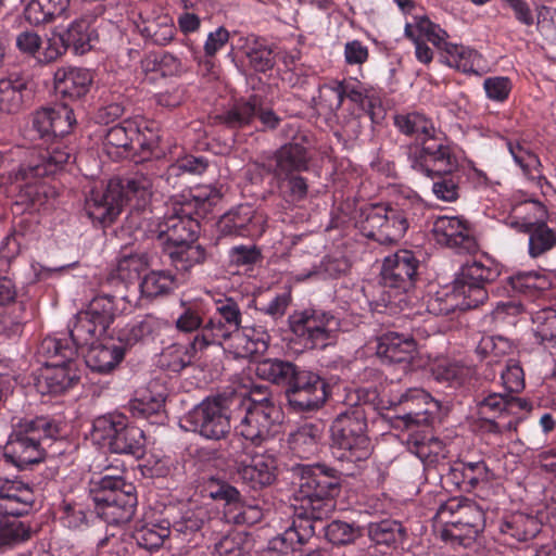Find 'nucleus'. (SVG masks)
I'll use <instances>...</instances> for the list:
<instances>
[{
    "label": "nucleus",
    "instance_id": "4468645a",
    "mask_svg": "<svg viewBox=\"0 0 556 556\" xmlns=\"http://www.w3.org/2000/svg\"><path fill=\"white\" fill-rule=\"evenodd\" d=\"M61 438L60 424L48 417L20 419L14 425L8 445L14 448L46 452L52 446L53 442L60 441Z\"/></svg>",
    "mask_w": 556,
    "mask_h": 556
},
{
    "label": "nucleus",
    "instance_id": "4be33fe9",
    "mask_svg": "<svg viewBox=\"0 0 556 556\" xmlns=\"http://www.w3.org/2000/svg\"><path fill=\"white\" fill-rule=\"evenodd\" d=\"M416 351L417 343L409 334L387 332L377 339L376 354L384 364H408Z\"/></svg>",
    "mask_w": 556,
    "mask_h": 556
},
{
    "label": "nucleus",
    "instance_id": "69168bd1",
    "mask_svg": "<svg viewBox=\"0 0 556 556\" xmlns=\"http://www.w3.org/2000/svg\"><path fill=\"white\" fill-rule=\"evenodd\" d=\"M321 433L318 427L306 424L300 427L296 431L291 432L288 437L287 443L291 451H313L318 448V442Z\"/></svg>",
    "mask_w": 556,
    "mask_h": 556
},
{
    "label": "nucleus",
    "instance_id": "b1692460",
    "mask_svg": "<svg viewBox=\"0 0 556 556\" xmlns=\"http://www.w3.org/2000/svg\"><path fill=\"white\" fill-rule=\"evenodd\" d=\"M315 534L313 523L307 519H293L283 533L273 538L266 553L270 556H287L298 546L304 545Z\"/></svg>",
    "mask_w": 556,
    "mask_h": 556
},
{
    "label": "nucleus",
    "instance_id": "4c0bfd02",
    "mask_svg": "<svg viewBox=\"0 0 556 556\" xmlns=\"http://www.w3.org/2000/svg\"><path fill=\"white\" fill-rule=\"evenodd\" d=\"M296 368L298 366L289 361L265 358L257 363L255 371L261 379L287 389Z\"/></svg>",
    "mask_w": 556,
    "mask_h": 556
},
{
    "label": "nucleus",
    "instance_id": "e433bc0d",
    "mask_svg": "<svg viewBox=\"0 0 556 556\" xmlns=\"http://www.w3.org/2000/svg\"><path fill=\"white\" fill-rule=\"evenodd\" d=\"M147 266V257L143 254L124 255L118 260L116 267L110 273L108 282L113 286L131 283L140 277V274Z\"/></svg>",
    "mask_w": 556,
    "mask_h": 556
},
{
    "label": "nucleus",
    "instance_id": "f257e3e1",
    "mask_svg": "<svg viewBox=\"0 0 556 556\" xmlns=\"http://www.w3.org/2000/svg\"><path fill=\"white\" fill-rule=\"evenodd\" d=\"M498 276L500 270L494 265H486L481 261L466 263L460 267L451 288L428 295L427 309L430 314L446 316L456 309L476 308L488 300V286Z\"/></svg>",
    "mask_w": 556,
    "mask_h": 556
},
{
    "label": "nucleus",
    "instance_id": "cd10ccee",
    "mask_svg": "<svg viewBox=\"0 0 556 556\" xmlns=\"http://www.w3.org/2000/svg\"><path fill=\"white\" fill-rule=\"evenodd\" d=\"M164 406L165 394L150 386L129 402L128 408L135 418L147 419L152 425H162L167 418Z\"/></svg>",
    "mask_w": 556,
    "mask_h": 556
},
{
    "label": "nucleus",
    "instance_id": "6e6d98bb",
    "mask_svg": "<svg viewBox=\"0 0 556 556\" xmlns=\"http://www.w3.org/2000/svg\"><path fill=\"white\" fill-rule=\"evenodd\" d=\"M85 311L96 321L98 328L104 332H106L116 317V307L112 295L94 296Z\"/></svg>",
    "mask_w": 556,
    "mask_h": 556
},
{
    "label": "nucleus",
    "instance_id": "1a4fd4ad",
    "mask_svg": "<svg viewBox=\"0 0 556 556\" xmlns=\"http://www.w3.org/2000/svg\"><path fill=\"white\" fill-rule=\"evenodd\" d=\"M291 330L301 338L307 349H325L336 339L340 319L330 312L308 308L295 314L290 320Z\"/></svg>",
    "mask_w": 556,
    "mask_h": 556
},
{
    "label": "nucleus",
    "instance_id": "393cba45",
    "mask_svg": "<svg viewBox=\"0 0 556 556\" xmlns=\"http://www.w3.org/2000/svg\"><path fill=\"white\" fill-rule=\"evenodd\" d=\"M97 18L84 15L73 21L70 26L59 35L63 50L72 49L76 54H84L92 48L98 40L96 28Z\"/></svg>",
    "mask_w": 556,
    "mask_h": 556
},
{
    "label": "nucleus",
    "instance_id": "c9c22d12",
    "mask_svg": "<svg viewBox=\"0 0 556 556\" xmlns=\"http://www.w3.org/2000/svg\"><path fill=\"white\" fill-rule=\"evenodd\" d=\"M70 7V0H31L25 8L24 15L31 25H42L62 16Z\"/></svg>",
    "mask_w": 556,
    "mask_h": 556
},
{
    "label": "nucleus",
    "instance_id": "ddd939ff",
    "mask_svg": "<svg viewBox=\"0 0 556 556\" xmlns=\"http://www.w3.org/2000/svg\"><path fill=\"white\" fill-rule=\"evenodd\" d=\"M106 417L98 418L93 424L91 441L103 452H136L146 448L147 439L142 429L136 426L118 428Z\"/></svg>",
    "mask_w": 556,
    "mask_h": 556
},
{
    "label": "nucleus",
    "instance_id": "9d476101",
    "mask_svg": "<svg viewBox=\"0 0 556 556\" xmlns=\"http://www.w3.org/2000/svg\"><path fill=\"white\" fill-rule=\"evenodd\" d=\"M513 213L519 216L522 213L521 223H516L518 229L529 236V255L532 258L540 257L556 247V229L549 227L544 218L547 215L546 207L538 200H526L513 207Z\"/></svg>",
    "mask_w": 556,
    "mask_h": 556
},
{
    "label": "nucleus",
    "instance_id": "09e8293b",
    "mask_svg": "<svg viewBox=\"0 0 556 556\" xmlns=\"http://www.w3.org/2000/svg\"><path fill=\"white\" fill-rule=\"evenodd\" d=\"M104 333L85 309L78 312L70 324V336L77 348L92 343Z\"/></svg>",
    "mask_w": 556,
    "mask_h": 556
},
{
    "label": "nucleus",
    "instance_id": "f3484780",
    "mask_svg": "<svg viewBox=\"0 0 556 556\" xmlns=\"http://www.w3.org/2000/svg\"><path fill=\"white\" fill-rule=\"evenodd\" d=\"M433 233L438 243L457 253H472L478 249L471 225L462 217H438L433 224Z\"/></svg>",
    "mask_w": 556,
    "mask_h": 556
},
{
    "label": "nucleus",
    "instance_id": "ea45409f",
    "mask_svg": "<svg viewBox=\"0 0 556 556\" xmlns=\"http://www.w3.org/2000/svg\"><path fill=\"white\" fill-rule=\"evenodd\" d=\"M405 35L413 41H429L439 50H444L445 45L448 43L446 31L427 16L418 17L415 25L407 24Z\"/></svg>",
    "mask_w": 556,
    "mask_h": 556
},
{
    "label": "nucleus",
    "instance_id": "bb28decb",
    "mask_svg": "<svg viewBox=\"0 0 556 556\" xmlns=\"http://www.w3.org/2000/svg\"><path fill=\"white\" fill-rule=\"evenodd\" d=\"M74 364L62 365L60 362H51L36 380V388L41 394H62L74 386L78 375L73 368Z\"/></svg>",
    "mask_w": 556,
    "mask_h": 556
},
{
    "label": "nucleus",
    "instance_id": "338daca9",
    "mask_svg": "<svg viewBox=\"0 0 556 556\" xmlns=\"http://www.w3.org/2000/svg\"><path fill=\"white\" fill-rule=\"evenodd\" d=\"M326 539L336 545H343L354 542L359 535V529L352 523L341 520H333L324 527Z\"/></svg>",
    "mask_w": 556,
    "mask_h": 556
},
{
    "label": "nucleus",
    "instance_id": "bf43d9fd",
    "mask_svg": "<svg viewBox=\"0 0 556 556\" xmlns=\"http://www.w3.org/2000/svg\"><path fill=\"white\" fill-rule=\"evenodd\" d=\"M31 527L18 519H3L0 521V548H9L30 539Z\"/></svg>",
    "mask_w": 556,
    "mask_h": 556
},
{
    "label": "nucleus",
    "instance_id": "603ef678",
    "mask_svg": "<svg viewBox=\"0 0 556 556\" xmlns=\"http://www.w3.org/2000/svg\"><path fill=\"white\" fill-rule=\"evenodd\" d=\"M535 324V334L541 343L551 352L556 350V308L545 307L532 316Z\"/></svg>",
    "mask_w": 556,
    "mask_h": 556
},
{
    "label": "nucleus",
    "instance_id": "423d86ee",
    "mask_svg": "<svg viewBox=\"0 0 556 556\" xmlns=\"http://www.w3.org/2000/svg\"><path fill=\"white\" fill-rule=\"evenodd\" d=\"M420 262L409 250H400L383 260L380 285L386 306L403 308L408 304V293L414 289Z\"/></svg>",
    "mask_w": 556,
    "mask_h": 556
},
{
    "label": "nucleus",
    "instance_id": "49530a36",
    "mask_svg": "<svg viewBox=\"0 0 556 556\" xmlns=\"http://www.w3.org/2000/svg\"><path fill=\"white\" fill-rule=\"evenodd\" d=\"M288 404L294 413H311L323 406L326 402L327 384L313 386V390L286 393Z\"/></svg>",
    "mask_w": 556,
    "mask_h": 556
},
{
    "label": "nucleus",
    "instance_id": "5701e85b",
    "mask_svg": "<svg viewBox=\"0 0 556 556\" xmlns=\"http://www.w3.org/2000/svg\"><path fill=\"white\" fill-rule=\"evenodd\" d=\"M34 503L35 495L28 485L0 479V515H25L31 510Z\"/></svg>",
    "mask_w": 556,
    "mask_h": 556
},
{
    "label": "nucleus",
    "instance_id": "6ab92c4d",
    "mask_svg": "<svg viewBox=\"0 0 556 556\" xmlns=\"http://www.w3.org/2000/svg\"><path fill=\"white\" fill-rule=\"evenodd\" d=\"M305 136L301 138L295 137L294 141L281 146L273 155L268 172L275 178L289 177L296 175L308 169L311 155L302 141Z\"/></svg>",
    "mask_w": 556,
    "mask_h": 556
},
{
    "label": "nucleus",
    "instance_id": "72a5a7b5",
    "mask_svg": "<svg viewBox=\"0 0 556 556\" xmlns=\"http://www.w3.org/2000/svg\"><path fill=\"white\" fill-rule=\"evenodd\" d=\"M125 348L114 343H91L85 355L86 365L96 372L106 374L112 371L124 358Z\"/></svg>",
    "mask_w": 556,
    "mask_h": 556
},
{
    "label": "nucleus",
    "instance_id": "8fccbe9b",
    "mask_svg": "<svg viewBox=\"0 0 556 556\" xmlns=\"http://www.w3.org/2000/svg\"><path fill=\"white\" fill-rule=\"evenodd\" d=\"M180 308L181 312L175 320L176 329L184 333H191L194 331L201 333L206 323L203 305L198 302L181 301Z\"/></svg>",
    "mask_w": 556,
    "mask_h": 556
},
{
    "label": "nucleus",
    "instance_id": "a19ab883",
    "mask_svg": "<svg viewBox=\"0 0 556 556\" xmlns=\"http://www.w3.org/2000/svg\"><path fill=\"white\" fill-rule=\"evenodd\" d=\"M263 508L255 502H244L239 495L224 507V518L228 523L253 526L262 520Z\"/></svg>",
    "mask_w": 556,
    "mask_h": 556
},
{
    "label": "nucleus",
    "instance_id": "2f4dec72",
    "mask_svg": "<svg viewBox=\"0 0 556 556\" xmlns=\"http://www.w3.org/2000/svg\"><path fill=\"white\" fill-rule=\"evenodd\" d=\"M257 216L252 206L242 204L225 213L218 220V231L223 236H251L254 232Z\"/></svg>",
    "mask_w": 556,
    "mask_h": 556
},
{
    "label": "nucleus",
    "instance_id": "f8f14e48",
    "mask_svg": "<svg viewBox=\"0 0 556 556\" xmlns=\"http://www.w3.org/2000/svg\"><path fill=\"white\" fill-rule=\"evenodd\" d=\"M440 408L439 403L424 389L412 388L400 395H393L390 409L395 427L412 428L429 426Z\"/></svg>",
    "mask_w": 556,
    "mask_h": 556
},
{
    "label": "nucleus",
    "instance_id": "774afa93",
    "mask_svg": "<svg viewBox=\"0 0 556 556\" xmlns=\"http://www.w3.org/2000/svg\"><path fill=\"white\" fill-rule=\"evenodd\" d=\"M279 184V188L286 201L296 203L304 200L307 197L308 185L304 177L296 175H290L289 177L276 178Z\"/></svg>",
    "mask_w": 556,
    "mask_h": 556
},
{
    "label": "nucleus",
    "instance_id": "79ce46f5",
    "mask_svg": "<svg viewBox=\"0 0 556 556\" xmlns=\"http://www.w3.org/2000/svg\"><path fill=\"white\" fill-rule=\"evenodd\" d=\"M137 143L143 150H152L151 143H144L141 140L138 128L134 123L125 121L122 124L112 126L106 130L104 136V143L114 148H122L124 150L134 149V143Z\"/></svg>",
    "mask_w": 556,
    "mask_h": 556
},
{
    "label": "nucleus",
    "instance_id": "a211bd4d",
    "mask_svg": "<svg viewBox=\"0 0 556 556\" xmlns=\"http://www.w3.org/2000/svg\"><path fill=\"white\" fill-rule=\"evenodd\" d=\"M46 143L48 146L45 153L41 154L43 163L28 166L21 165L14 173L15 182L25 181L28 186L31 179L51 173L53 170L52 167H60L68 163L74 156V148L65 144L62 138H55Z\"/></svg>",
    "mask_w": 556,
    "mask_h": 556
},
{
    "label": "nucleus",
    "instance_id": "de8ad7c7",
    "mask_svg": "<svg viewBox=\"0 0 556 556\" xmlns=\"http://www.w3.org/2000/svg\"><path fill=\"white\" fill-rule=\"evenodd\" d=\"M176 286V276L169 270H152L139 285L142 295L151 299L169 294Z\"/></svg>",
    "mask_w": 556,
    "mask_h": 556
},
{
    "label": "nucleus",
    "instance_id": "dca6fc26",
    "mask_svg": "<svg viewBox=\"0 0 556 556\" xmlns=\"http://www.w3.org/2000/svg\"><path fill=\"white\" fill-rule=\"evenodd\" d=\"M367 413L361 408H346L333 420L330 428L332 444L343 451L367 450Z\"/></svg>",
    "mask_w": 556,
    "mask_h": 556
},
{
    "label": "nucleus",
    "instance_id": "f03ea898",
    "mask_svg": "<svg viewBox=\"0 0 556 556\" xmlns=\"http://www.w3.org/2000/svg\"><path fill=\"white\" fill-rule=\"evenodd\" d=\"M153 177L136 173L130 177L112 178L104 189H92L85 200V213L93 224L106 227L114 223L123 207L136 200L139 208L152 195Z\"/></svg>",
    "mask_w": 556,
    "mask_h": 556
},
{
    "label": "nucleus",
    "instance_id": "58836bf2",
    "mask_svg": "<svg viewBox=\"0 0 556 556\" xmlns=\"http://www.w3.org/2000/svg\"><path fill=\"white\" fill-rule=\"evenodd\" d=\"M260 96L252 94L245 101L236 102L228 111L218 115L217 118L231 129L242 128L250 125L256 116Z\"/></svg>",
    "mask_w": 556,
    "mask_h": 556
},
{
    "label": "nucleus",
    "instance_id": "864d4df0",
    "mask_svg": "<svg viewBox=\"0 0 556 556\" xmlns=\"http://www.w3.org/2000/svg\"><path fill=\"white\" fill-rule=\"evenodd\" d=\"M367 533L376 545L394 546L404 538L402 525L395 520H382L368 525Z\"/></svg>",
    "mask_w": 556,
    "mask_h": 556
},
{
    "label": "nucleus",
    "instance_id": "412c9836",
    "mask_svg": "<svg viewBox=\"0 0 556 556\" xmlns=\"http://www.w3.org/2000/svg\"><path fill=\"white\" fill-rule=\"evenodd\" d=\"M541 531V522L533 515L516 511L498 522L501 540L510 546L534 539Z\"/></svg>",
    "mask_w": 556,
    "mask_h": 556
},
{
    "label": "nucleus",
    "instance_id": "c03bdc74",
    "mask_svg": "<svg viewBox=\"0 0 556 556\" xmlns=\"http://www.w3.org/2000/svg\"><path fill=\"white\" fill-rule=\"evenodd\" d=\"M451 157L454 160V166L446 172L419 170L433 179L432 191L435 197L442 201L452 202L458 198V179L454 175L458 163L456 156L451 151Z\"/></svg>",
    "mask_w": 556,
    "mask_h": 556
},
{
    "label": "nucleus",
    "instance_id": "7c9ffc66",
    "mask_svg": "<svg viewBox=\"0 0 556 556\" xmlns=\"http://www.w3.org/2000/svg\"><path fill=\"white\" fill-rule=\"evenodd\" d=\"M477 406L479 416L486 415L493 418L518 415L522 410L531 409L529 402L523 399L495 392L478 401Z\"/></svg>",
    "mask_w": 556,
    "mask_h": 556
},
{
    "label": "nucleus",
    "instance_id": "39448f33",
    "mask_svg": "<svg viewBox=\"0 0 556 556\" xmlns=\"http://www.w3.org/2000/svg\"><path fill=\"white\" fill-rule=\"evenodd\" d=\"M298 470L301 504L296 508L294 519H307L315 527L316 521L323 520L333 511L339 480L319 465L302 466Z\"/></svg>",
    "mask_w": 556,
    "mask_h": 556
},
{
    "label": "nucleus",
    "instance_id": "052dcab7",
    "mask_svg": "<svg viewBox=\"0 0 556 556\" xmlns=\"http://www.w3.org/2000/svg\"><path fill=\"white\" fill-rule=\"evenodd\" d=\"M155 329V319L152 316H146L143 319L128 324L117 333L119 345L126 348L134 346L148 339Z\"/></svg>",
    "mask_w": 556,
    "mask_h": 556
},
{
    "label": "nucleus",
    "instance_id": "473e14b6",
    "mask_svg": "<svg viewBox=\"0 0 556 556\" xmlns=\"http://www.w3.org/2000/svg\"><path fill=\"white\" fill-rule=\"evenodd\" d=\"M163 252L176 270L181 273L189 271L195 265L204 264L211 257L205 248L197 244L195 241L178 245L166 244Z\"/></svg>",
    "mask_w": 556,
    "mask_h": 556
},
{
    "label": "nucleus",
    "instance_id": "9b49d317",
    "mask_svg": "<svg viewBox=\"0 0 556 556\" xmlns=\"http://www.w3.org/2000/svg\"><path fill=\"white\" fill-rule=\"evenodd\" d=\"M242 328V312L239 303L232 298H220L215 301V314L206 319L201 333L194 337V345H222Z\"/></svg>",
    "mask_w": 556,
    "mask_h": 556
},
{
    "label": "nucleus",
    "instance_id": "c756f323",
    "mask_svg": "<svg viewBox=\"0 0 556 556\" xmlns=\"http://www.w3.org/2000/svg\"><path fill=\"white\" fill-rule=\"evenodd\" d=\"M270 342V334L263 327L242 328L229 341V348L232 349L237 357H251L264 354Z\"/></svg>",
    "mask_w": 556,
    "mask_h": 556
},
{
    "label": "nucleus",
    "instance_id": "a878e982",
    "mask_svg": "<svg viewBox=\"0 0 556 556\" xmlns=\"http://www.w3.org/2000/svg\"><path fill=\"white\" fill-rule=\"evenodd\" d=\"M92 79L86 68L61 67L54 73V90L64 99L78 100L87 94Z\"/></svg>",
    "mask_w": 556,
    "mask_h": 556
},
{
    "label": "nucleus",
    "instance_id": "13d9d810",
    "mask_svg": "<svg viewBox=\"0 0 556 556\" xmlns=\"http://www.w3.org/2000/svg\"><path fill=\"white\" fill-rule=\"evenodd\" d=\"M511 288L520 293L534 296L538 293L549 289L551 280L539 271H522L509 277Z\"/></svg>",
    "mask_w": 556,
    "mask_h": 556
},
{
    "label": "nucleus",
    "instance_id": "c85d7f7f",
    "mask_svg": "<svg viewBox=\"0 0 556 556\" xmlns=\"http://www.w3.org/2000/svg\"><path fill=\"white\" fill-rule=\"evenodd\" d=\"M29 81L21 76L11 75L0 79V111L16 114L31 99Z\"/></svg>",
    "mask_w": 556,
    "mask_h": 556
},
{
    "label": "nucleus",
    "instance_id": "f704fd0d",
    "mask_svg": "<svg viewBox=\"0 0 556 556\" xmlns=\"http://www.w3.org/2000/svg\"><path fill=\"white\" fill-rule=\"evenodd\" d=\"M241 478L251 483L252 488L266 486L276 478L275 462L266 454H253L249 464H242L238 468Z\"/></svg>",
    "mask_w": 556,
    "mask_h": 556
},
{
    "label": "nucleus",
    "instance_id": "e2e57ef3",
    "mask_svg": "<svg viewBox=\"0 0 556 556\" xmlns=\"http://www.w3.org/2000/svg\"><path fill=\"white\" fill-rule=\"evenodd\" d=\"M39 353L47 357V366L51 362H60L62 365L73 364L77 346L68 345L62 339L49 337L41 341Z\"/></svg>",
    "mask_w": 556,
    "mask_h": 556
},
{
    "label": "nucleus",
    "instance_id": "a18cd8bd",
    "mask_svg": "<svg viewBox=\"0 0 556 556\" xmlns=\"http://www.w3.org/2000/svg\"><path fill=\"white\" fill-rule=\"evenodd\" d=\"M392 396L384 400L380 396L376 387H362L348 392L345 396V405L348 408H361L366 412V407L375 412L390 409Z\"/></svg>",
    "mask_w": 556,
    "mask_h": 556
},
{
    "label": "nucleus",
    "instance_id": "aec40b11",
    "mask_svg": "<svg viewBox=\"0 0 556 556\" xmlns=\"http://www.w3.org/2000/svg\"><path fill=\"white\" fill-rule=\"evenodd\" d=\"M415 207H420L417 201L404 199L393 205H387L386 223L378 235V243L393 244L406 233L409 223L415 215Z\"/></svg>",
    "mask_w": 556,
    "mask_h": 556
},
{
    "label": "nucleus",
    "instance_id": "2eb2a0df",
    "mask_svg": "<svg viewBox=\"0 0 556 556\" xmlns=\"http://www.w3.org/2000/svg\"><path fill=\"white\" fill-rule=\"evenodd\" d=\"M256 402V407L239 408L237 414L240 419V434L253 446L258 447L269 438L271 427L281 421L282 410L276 402Z\"/></svg>",
    "mask_w": 556,
    "mask_h": 556
},
{
    "label": "nucleus",
    "instance_id": "4d7b16f0",
    "mask_svg": "<svg viewBox=\"0 0 556 556\" xmlns=\"http://www.w3.org/2000/svg\"><path fill=\"white\" fill-rule=\"evenodd\" d=\"M507 148L514 161L520 166L527 177L533 180L536 179L539 184L541 181L546 182L540 169L541 161L536 154L523 148L519 142L508 141Z\"/></svg>",
    "mask_w": 556,
    "mask_h": 556
},
{
    "label": "nucleus",
    "instance_id": "680f3d73",
    "mask_svg": "<svg viewBox=\"0 0 556 556\" xmlns=\"http://www.w3.org/2000/svg\"><path fill=\"white\" fill-rule=\"evenodd\" d=\"M53 117L51 108H41L35 111L29 118L26 137L29 140L48 142L53 139Z\"/></svg>",
    "mask_w": 556,
    "mask_h": 556
},
{
    "label": "nucleus",
    "instance_id": "7ed1b4c3",
    "mask_svg": "<svg viewBox=\"0 0 556 556\" xmlns=\"http://www.w3.org/2000/svg\"><path fill=\"white\" fill-rule=\"evenodd\" d=\"M394 124L402 134L414 137L417 144L420 146L418 152L409 153L414 169L446 172L454 166L451 147L435 136L433 123L424 114L413 112L396 115Z\"/></svg>",
    "mask_w": 556,
    "mask_h": 556
},
{
    "label": "nucleus",
    "instance_id": "0eeeda50",
    "mask_svg": "<svg viewBox=\"0 0 556 556\" xmlns=\"http://www.w3.org/2000/svg\"><path fill=\"white\" fill-rule=\"evenodd\" d=\"M97 514L108 523L128 522L136 511L135 486L118 476H104L91 489Z\"/></svg>",
    "mask_w": 556,
    "mask_h": 556
},
{
    "label": "nucleus",
    "instance_id": "6e6552de",
    "mask_svg": "<svg viewBox=\"0 0 556 556\" xmlns=\"http://www.w3.org/2000/svg\"><path fill=\"white\" fill-rule=\"evenodd\" d=\"M231 395L206 397L186 416L191 430L211 440H219L229 433L231 421L239 418L237 408L230 404Z\"/></svg>",
    "mask_w": 556,
    "mask_h": 556
},
{
    "label": "nucleus",
    "instance_id": "37998d69",
    "mask_svg": "<svg viewBox=\"0 0 556 556\" xmlns=\"http://www.w3.org/2000/svg\"><path fill=\"white\" fill-rule=\"evenodd\" d=\"M386 210L384 204H371L357 211L355 225L364 237L378 242V235L386 223Z\"/></svg>",
    "mask_w": 556,
    "mask_h": 556
},
{
    "label": "nucleus",
    "instance_id": "0e129e2a",
    "mask_svg": "<svg viewBox=\"0 0 556 556\" xmlns=\"http://www.w3.org/2000/svg\"><path fill=\"white\" fill-rule=\"evenodd\" d=\"M140 34L157 46H164L174 38V25L168 16H161L157 20L148 22L139 27Z\"/></svg>",
    "mask_w": 556,
    "mask_h": 556
},
{
    "label": "nucleus",
    "instance_id": "5fc2aeb1",
    "mask_svg": "<svg viewBox=\"0 0 556 556\" xmlns=\"http://www.w3.org/2000/svg\"><path fill=\"white\" fill-rule=\"evenodd\" d=\"M170 534V525L168 521L159 523H146L138 528L134 533V539L140 547L148 551L161 547L164 540Z\"/></svg>",
    "mask_w": 556,
    "mask_h": 556
},
{
    "label": "nucleus",
    "instance_id": "20e7f679",
    "mask_svg": "<svg viewBox=\"0 0 556 556\" xmlns=\"http://www.w3.org/2000/svg\"><path fill=\"white\" fill-rule=\"evenodd\" d=\"M216 197L207 189L182 193L173 198V214L167 215L159 229L162 244H184L197 241L200 218L208 211Z\"/></svg>",
    "mask_w": 556,
    "mask_h": 556
},
{
    "label": "nucleus",
    "instance_id": "3c124183",
    "mask_svg": "<svg viewBox=\"0 0 556 556\" xmlns=\"http://www.w3.org/2000/svg\"><path fill=\"white\" fill-rule=\"evenodd\" d=\"M446 52V63L456 67L466 74L477 73V66L480 64V54L462 45L447 43L444 50Z\"/></svg>",
    "mask_w": 556,
    "mask_h": 556
}]
</instances>
